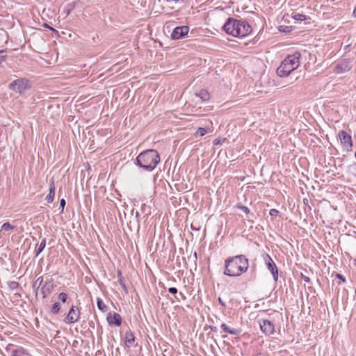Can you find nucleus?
Segmentation results:
<instances>
[{"label": "nucleus", "instance_id": "26", "mask_svg": "<svg viewBox=\"0 0 356 356\" xmlns=\"http://www.w3.org/2000/svg\"><path fill=\"white\" fill-rule=\"evenodd\" d=\"M59 302L61 303H65L67 302V300L68 298V295L65 292H61L58 294V297Z\"/></svg>", "mask_w": 356, "mask_h": 356}, {"label": "nucleus", "instance_id": "27", "mask_svg": "<svg viewBox=\"0 0 356 356\" xmlns=\"http://www.w3.org/2000/svg\"><path fill=\"white\" fill-rule=\"evenodd\" d=\"M15 229V226H13L10 224V222H4L1 226V230L4 231H10Z\"/></svg>", "mask_w": 356, "mask_h": 356}, {"label": "nucleus", "instance_id": "14", "mask_svg": "<svg viewBox=\"0 0 356 356\" xmlns=\"http://www.w3.org/2000/svg\"><path fill=\"white\" fill-rule=\"evenodd\" d=\"M55 196V184L54 179H51L49 181V194L45 197V200L47 203H51L54 201Z\"/></svg>", "mask_w": 356, "mask_h": 356}, {"label": "nucleus", "instance_id": "33", "mask_svg": "<svg viewBox=\"0 0 356 356\" xmlns=\"http://www.w3.org/2000/svg\"><path fill=\"white\" fill-rule=\"evenodd\" d=\"M335 277L336 278L340 280L342 282H346V278L343 275L337 273Z\"/></svg>", "mask_w": 356, "mask_h": 356}, {"label": "nucleus", "instance_id": "43", "mask_svg": "<svg viewBox=\"0 0 356 356\" xmlns=\"http://www.w3.org/2000/svg\"><path fill=\"white\" fill-rule=\"evenodd\" d=\"M255 276H256V275H255V273H254V274L252 275V277L253 278H255Z\"/></svg>", "mask_w": 356, "mask_h": 356}, {"label": "nucleus", "instance_id": "24", "mask_svg": "<svg viewBox=\"0 0 356 356\" xmlns=\"http://www.w3.org/2000/svg\"><path fill=\"white\" fill-rule=\"evenodd\" d=\"M60 309H61V303L60 302H56L53 304L51 309V312L52 314L55 315V314H58V312L60 311Z\"/></svg>", "mask_w": 356, "mask_h": 356}, {"label": "nucleus", "instance_id": "45", "mask_svg": "<svg viewBox=\"0 0 356 356\" xmlns=\"http://www.w3.org/2000/svg\"><path fill=\"white\" fill-rule=\"evenodd\" d=\"M1 66V61L0 60V67Z\"/></svg>", "mask_w": 356, "mask_h": 356}, {"label": "nucleus", "instance_id": "3", "mask_svg": "<svg viewBox=\"0 0 356 356\" xmlns=\"http://www.w3.org/2000/svg\"><path fill=\"white\" fill-rule=\"evenodd\" d=\"M160 160L159 152L156 149H149L140 152L134 163L145 171L152 172L156 168Z\"/></svg>", "mask_w": 356, "mask_h": 356}, {"label": "nucleus", "instance_id": "44", "mask_svg": "<svg viewBox=\"0 0 356 356\" xmlns=\"http://www.w3.org/2000/svg\"><path fill=\"white\" fill-rule=\"evenodd\" d=\"M69 13H70V10H68L67 11V15H68Z\"/></svg>", "mask_w": 356, "mask_h": 356}, {"label": "nucleus", "instance_id": "2", "mask_svg": "<svg viewBox=\"0 0 356 356\" xmlns=\"http://www.w3.org/2000/svg\"><path fill=\"white\" fill-rule=\"evenodd\" d=\"M222 30L232 36L244 38L252 33V28L245 20L229 17L224 24Z\"/></svg>", "mask_w": 356, "mask_h": 356}, {"label": "nucleus", "instance_id": "35", "mask_svg": "<svg viewBox=\"0 0 356 356\" xmlns=\"http://www.w3.org/2000/svg\"><path fill=\"white\" fill-rule=\"evenodd\" d=\"M301 278L307 283H309L310 282V278L305 275H303L302 273H301Z\"/></svg>", "mask_w": 356, "mask_h": 356}, {"label": "nucleus", "instance_id": "29", "mask_svg": "<svg viewBox=\"0 0 356 356\" xmlns=\"http://www.w3.org/2000/svg\"><path fill=\"white\" fill-rule=\"evenodd\" d=\"M207 133V131L204 127H199L196 131V136H203Z\"/></svg>", "mask_w": 356, "mask_h": 356}, {"label": "nucleus", "instance_id": "34", "mask_svg": "<svg viewBox=\"0 0 356 356\" xmlns=\"http://www.w3.org/2000/svg\"><path fill=\"white\" fill-rule=\"evenodd\" d=\"M168 292L172 294H176L177 293V289L175 287H170L168 289Z\"/></svg>", "mask_w": 356, "mask_h": 356}, {"label": "nucleus", "instance_id": "39", "mask_svg": "<svg viewBox=\"0 0 356 356\" xmlns=\"http://www.w3.org/2000/svg\"><path fill=\"white\" fill-rule=\"evenodd\" d=\"M89 325L91 327L94 328L95 327V323L93 321H90L89 322Z\"/></svg>", "mask_w": 356, "mask_h": 356}, {"label": "nucleus", "instance_id": "40", "mask_svg": "<svg viewBox=\"0 0 356 356\" xmlns=\"http://www.w3.org/2000/svg\"><path fill=\"white\" fill-rule=\"evenodd\" d=\"M139 216H140V215H139L138 211H136V218H137V219H138Z\"/></svg>", "mask_w": 356, "mask_h": 356}, {"label": "nucleus", "instance_id": "37", "mask_svg": "<svg viewBox=\"0 0 356 356\" xmlns=\"http://www.w3.org/2000/svg\"><path fill=\"white\" fill-rule=\"evenodd\" d=\"M43 26H44V27H45V28H47V29H50V30H52L53 31H56V32H57V31H56V29H54V28H52V27H51L50 26H49L47 23H44V24H43Z\"/></svg>", "mask_w": 356, "mask_h": 356}, {"label": "nucleus", "instance_id": "23", "mask_svg": "<svg viewBox=\"0 0 356 356\" xmlns=\"http://www.w3.org/2000/svg\"><path fill=\"white\" fill-rule=\"evenodd\" d=\"M347 173L356 178V163H352L348 166Z\"/></svg>", "mask_w": 356, "mask_h": 356}, {"label": "nucleus", "instance_id": "19", "mask_svg": "<svg viewBox=\"0 0 356 356\" xmlns=\"http://www.w3.org/2000/svg\"><path fill=\"white\" fill-rule=\"evenodd\" d=\"M46 247V238H43L35 250V257L38 256Z\"/></svg>", "mask_w": 356, "mask_h": 356}, {"label": "nucleus", "instance_id": "28", "mask_svg": "<svg viewBox=\"0 0 356 356\" xmlns=\"http://www.w3.org/2000/svg\"><path fill=\"white\" fill-rule=\"evenodd\" d=\"M236 207L239 209L240 210H241L243 212H244L247 215L250 213V209L247 207H245L241 204H236Z\"/></svg>", "mask_w": 356, "mask_h": 356}, {"label": "nucleus", "instance_id": "8", "mask_svg": "<svg viewBox=\"0 0 356 356\" xmlns=\"http://www.w3.org/2000/svg\"><path fill=\"white\" fill-rule=\"evenodd\" d=\"M80 314L81 312L79 308L76 306L72 305L70 307L69 312L67 316L65 317L64 321L67 324H72L75 322H77L80 318Z\"/></svg>", "mask_w": 356, "mask_h": 356}, {"label": "nucleus", "instance_id": "42", "mask_svg": "<svg viewBox=\"0 0 356 356\" xmlns=\"http://www.w3.org/2000/svg\"><path fill=\"white\" fill-rule=\"evenodd\" d=\"M282 27H283V26H280V31H284V29H282ZM285 31H284V32H285Z\"/></svg>", "mask_w": 356, "mask_h": 356}, {"label": "nucleus", "instance_id": "15", "mask_svg": "<svg viewBox=\"0 0 356 356\" xmlns=\"http://www.w3.org/2000/svg\"><path fill=\"white\" fill-rule=\"evenodd\" d=\"M6 351L10 353V356H21L24 353L22 348H15L13 344H9L7 346Z\"/></svg>", "mask_w": 356, "mask_h": 356}, {"label": "nucleus", "instance_id": "18", "mask_svg": "<svg viewBox=\"0 0 356 356\" xmlns=\"http://www.w3.org/2000/svg\"><path fill=\"white\" fill-rule=\"evenodd\" d=\"M196 96L200 97L202 102L208 101L210 98L209 93L204 89H202L199 92L196 93Z\"/></svg>", "mask_w": 356, "mask_h": 356}, {"label": "nucleus", "instance_id": "30", "mask_svg": "<svg viewBox=\"0 0 356 356\" xmlns=\"http://www.w3.org/2000/svg\"><path fill=\"white\" fill-rule=\"evenodd\" d=\"M8 286L11 290H15L19 286V284L16 281H11L8 282Z\"/></svg>", "mask_w": 356, "mask_h": 356}, {"label": "nucleus", "instance_id": "5", "mask_svg": "<svg viewBox=\"0 0 356 356\" xmlns=\"http://www.w3.org/2000/svg\"><path fill=\"white\" fill-rule=\"evenodd\" d=\"M31 88L29 80L25 78H19L14 80L8 85V89L19 95L24 94Z\"/></svg>", "mask_w": 356, "mask_h": 356}, {"label": "nucleus", "instance_id": "25", "mask_svg": "<svg viewBox=\"0 0 356 356\" xmlns=\"http://www.w3.org/2000/svg\"><path fill=\"white\" fill-rule=\"evenodd\" d=\"M119 279H118V282L120 284V286H122V288L123 289L124 291L126 293H128V289L123 280V278L121 276V272L120 271H118V275Z\"/></svg>", "mask_w": 356, "mask_h": 356}, {"label": "nucleus", "instance_id": "32", "mask_svg": "<svg viewBox=\"0 0 356 356\" xmlns=\"http://www.w3.org/2000/svg\"><path fill=\"white\" fill-rule=\"evenodd\" d=\"M65 204H66V202L65 200V199L62 198L60 200V207H61V211L60 213H62L63 212V210H64V208H65Z\"/></svg>", "mask_w": 356, "mask_h": 356}, {"label": "nucleus", "instance_id": "41", "mask_svg": "<svg viewBox=\"0 0 356 356\" xmlns=\"http://www.w3.org/2000/svg\"><path fill=\"white\" fill-rule=\"evenodd\" d=\"M303 202H304L305 204H307L308 203V200L307 199H304Z\"/></svg>", "mask_w": 356, "mask_h": 356}, {"label": "nucleus", "instance_id": "36", "mask_svg": "<svg viewBox=\"0 0 356 356\" xmlns=\"http://www.w3.org/2000/svg\"><path fill=\"white\" fill-rule=\"evenodd\" d=\"M218 301L219 302V304L223 307L225 308L226 307V305H225V302L222 300V298L220 297H218Z\"/></svg>", "mask_w": 356, "mask_h": 356}, {"label": "nucleus", "instance_id": "21", "mask_svg": "<svg viewBox=\"0 0 356 356\" xmlns=\"http://www.w3.org/2000/svg\"><path fill=\"white\" fill-rule=\"evenodd\" d=\"M97 308L102 312H106L108 310V307L104 304V301L100 298H97Z\"/></svg>", "mask_w": 356, "mask_h": 356}, {"label": "nucleus", "instance_id": "6", "mask_svg": "<svg viewBox=\"0 0 356 356\" xmlns=\"http://www.w3.org/2000/svg\"><path fill=\"white\" fill-rule=\"evenodd\" d=\"M263 259L265 261V264L268 269V270L272 274L273 280L277 282L278 280V268L272 259V258L268 254H263Z\"/></svg>", "mask_w": 356, "mask_h": 356}, {"label": "nucleus", "instance_id": "12", "mask_svg": "<svg viewBox=\"0 0 356 356\" xmlns=\"http://www.w3.org/2000/svg\"><path fill=\"white\" fill-rule=\"evenodd\" d=\"M106 319H107L108 323L110 325H114L117 327H119L122 324L121 316L119 314L115 313V312H114L113 314H112L111 312L108 313Z\"/></svg>", "mask_w": 356, "mask_h": 356}, {"label": "nucleus", "instance_id": "13", "mask_svg": "<svg viewBox=\"0 0 356 356\" xmlns=\"http://www.w3.org/2000/svg\"><path fill=\"white\" fill-rule=\"evenodd\" d=\"M54 284L51 281L45 282L41 287V293L43 298H47L54 289Z\"/></svg>", "mask_w": 356, "mask_h": 356}, {"label": "nucleus", "instance_id": "22", "mask_svg": "<svg viewBox=\"0 0 356 356\" xmlns=\"http://www.w3.org/2000/svg\"><path fill=\"white\" fill-rule=\"evenodd\" d=\"M292 18L294 19L295 20L305 21L307 20V19H309V17H307L301 13L294 12L292 13Z\"/></svg>", "mask_w": 356, "mask_h": 356}, {"label": "nucleus", "instance_id": "38", "mask_svg": "<svg viewBox=\"0 0 356 356\" xmlns=\"http://www.w3.org/2000/svg\"><path fill=\"white\" fill-rule=\"evenodd\" d=\"M209 328H210L213 332H218V328H217V327H216V326L210 325V326H209Z\"/></svg>", "mask_w": 356, "mask_h": 356}, {"label": "nucleus", "instance_id": "9", "mask_svg": "<svg viewBox=\"0 0 356 356\" xmlns=\"http://www.w3.org/2000/svg\"><path fill=\"white\" fill-rule=\"evenodd\" d=\"M258 323L261 330L266 335H270L274 333L275 326L268 319H259Z\"/></svg>", "mask_w": 356, "mask_h": 356}, {"label": "nucleus", "instance_id": "10", "mask_svg": "<svg viewBox=\"0 0 356 356\" xmlns=\"http://www.w3.org/2000/svg\"><path fill=\"white\" fill-rule=\"evenodd\" d=\"M189 31V26H180L175 27L172 33L171 38L173 40H179L184 38Z\"/></svg>", "mask_w": 356, "mask_h": 356}, {"label": "nucleus", "instance_id": "7", "mask_svg": "<svg viewBox=\"0 0 356 356\" xmlns=\"http://www.w3.org/2000/svg\"><path fill=\"white\" fill-rule=\"evenodd\" d=\"M341 143L347 151H351L353 146L351 136L341 130L338 134Z\"/></svg>", "mask_w": 356, "mask_h": 356}, {"label": "nucleus", "instance_id": "20", "mask_svg": "<svg viewBox=\"0 0 356 356\" xmlns=\"http://www.w3.org/2000/svg\"><path fill=\"white\" fill-rule=\"evenodd\" d=\"M42 282H43V277L40 276L35 280V281L34 282V283L33 284V289H34L36 296L38 295V290L39 287L41 285L42 286Z\"/></svg>", "mask_w": 356, "mask_h": 356}, {"label": "nucleus", "instance_id": "31", "mask_svg": "<svg viewBox=\"0 0 356 356\" xmlns=\"http://www.w3.org/2000/svg\"><path fill=\"white\" fill-rule=\"evenodd\" d=\"M278 213H279V211L275 209H272L269 211V214L271 216H277Z\"/></svg>", "mask_w": 356, "mask_h": 356}, {"label": "nucleus", "instance_id": "16", "mask_svg": "<svg viewBox=\"0 0 356 356\" xmlns=\"http://www.w3.org/2000/svg\"><path fill=\"white\" fill-rule=\"evenodd\" d=\"M125 344L128 347H131L134 346V343L135 341V336L134 332L131 330L125 333Z\"/></svg>", "mask_w": 356, "mask_h": 356}, {"label": "nucleus", "instance_id": "1", "mask_svg": "<svg viewBox=\"0 0 356 356\" xmlns=\"http://www.w3.org/2000/svg\"><path fill=\"white\" fill-rule=\"evenodd\" d=\"M249 260L244 254L229 257L225 261L223 274L228 277H238L247 272Z\"/></svg>", "mask_w": 356, "mask_h": 356}, {"label": "nucleus", "instance_id": "4", "mask_svg": "<svg viewBox=\"0 0 356 356\" xmlns=\"http://www.w3.org/2000/svg\"><path fill=\"white\" fill-rule=\"evenodd\" d=\"M300 57L301 54L298 51L286 57L277 69V75L281 77L288 76L299 67Z\"/></svg>", "mask_w": 356, "mask_h": 356}, {"label": "nucleus", "instance_id": "11", "mask_svg": "<svg viewBox=\"0 0 356 356\" xmlns=\"http://www.w3.org/2000/svg\"><path fill=\"white\" fill-rule=\"evenodd\" d=\"M351 67L350 61L348 59H343L337 63L334 72L337 74H341L349 71Z\"/></svg>", "mask_w": 356, "mask_h": 356}, {"label": "nucleus", "instance_id": "17", "mask_svg": "<svg viewBox=\"0 0 356 356\" xmlns=\"http://www.w3.org/2000/svg\"><path fill=\"white\" fill-rule=\"evenodd\" d=\"M220 327L225 332L228 333L232 335H238L241 332L240 330L230 328L225 323H222Z\"/></svg>", "mask_w": 356, "mask_h": 356}]
</instances>
